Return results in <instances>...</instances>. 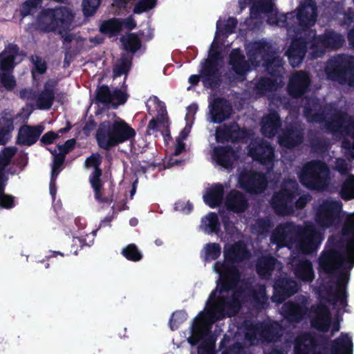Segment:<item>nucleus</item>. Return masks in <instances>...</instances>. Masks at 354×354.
<instances>
[{
    "mask_svg": "<svg viewBox=\"0 0 354 354\" xmlns=\"http://www.w3.org/2000/svg\"><path fill=\"white\" fill-rule=\"evenodd\" d=\"M66 131H67L66 129H62L57 133L47 132L42 136L41 141L44 144H50L59 136L60 133H62Z\"/></svg>",
    "mask_w": 354,
    "mask_h": 354,
    "instance_id": "obj_56",
    "label": "nucleus"
},
{
    "mask_svg": "<svg viewBox=\"0 0 354 354\" xmlns=\"http://www.w3.org/2000/svg\"><path fill=\"white\" fill-rule=\"evenodd\" d=\"M308 77L303 72L296 73L290 79L288 91L290 95L297 97L303 94L308 85Z\"/></svg>",
    "mask_w": 354,
    "mask_h": 354,
    "instance_id": "obj_19",
    "label": "nucleus"
},
{
    "mask_svg": "<svg viewBox=\"0 0 354 354\" xmlns=\"http://www.w3.org/2000/svg\"><path fill=\"white\" fill-rule=\"evenodd\" d=\"M35 106L39 109H48L52 106L54 93L52 89L46 88L44 91L33 96Z\"/></svg>",
    "mask_w": 354,
    "mask_h": 354,
    "instance_id": "obj_33",
    "label": "nucleus"
},
{
    "mask_svg": "<svg viewBox=\"0 0 354 354\" xmlns=\"http://www.w3.org/2000/svg\"><path fill=\"white\" fill-rule=\"evenodd\" d=\"M73 11L67 8L46 9L39 15V27L46 31L58 30L60 33L70 28L73 20Z\"/></svg>",
    "mask_w": 354,
    "mask_h": 354,
    "instance_id": "obj_5",
    "label": "nucleus"
},
{
    "mask_svg": "<svg viewBox=\"0 0 354 354\" xmlns=\"http://www.w3.org/2000/svg\"><path fill=\"white\" fill-rule=\"evenodd\" d=\"M315 33L313 31L308 32L309 38L313 39L308 43L311 50V55L313 58L318 57L322 55L326 48H337L340 47L344 42L343 37L335 32H329L319 37H314Z\"/></svg>",
    "mask_w": 354,
    "mask_h": 354,
    "instance_id": "obj_8",
    "label": "nucleus"
},
{
    "mask_svg": "<svg viewBox=\"0 0 354 354\" xmlns=\"http://www.w3.org/2000/svg\"><path fill=\"white\" fill-rule=\"evenodd\" d=\"M346 243L332 250H326L319 259L320 268L326 272L335 271L328 292V300L338 310L346 304V284L349 270L354 266V214L349 215L343 230Z\"/></svg>",
    "mask_w": 354,
    "mask_h": 354,
    "instance_id": "obj_3",
    "label": "nucleus"
},
{
    "mask_svg": "<svg viewBox=\"0 0 354 354\" xmlns=\"http://www.w3.org/2000/svg\"><path fill=\"white\" fill-rule=\"evenodd\" d=\"M255 299L257 300V301L258 303H260V304H263L266 300V292H265V289L264 288H260V292H259V294L258 296H256L255 297Z\"/></svg>",
    "mask_w": 354,
    "mask_h": 354,
    "instance_id": "obj_64",
    "label": "nucleus"
},
{
    "mask_svg": "<svg viewBox=\"0 0 354 354\" xmlns=\"http://www.w3.org/2000/svg\"><path fill=\"white\" fill-rule=\"evenodd\" d=\"M41 3V0H27L21 7V14L24 16H26L32 13L34 9L39 6Z\"/></svg>",
    "mask_w": 354,
    "mask_h": 354,
    "instance_id": "obj_52",
    "label": "nucleus"
},
{
    "mask_svg": "<svg viewBox=\"0 0 354 354\" xmlns=\"http://www.w3.org/2000/svg\"><path fill=\"white\" fill-rule=\"evenodd\" d=\"M238 182L240 187L249 192H261L266 187L264 176L254 174L251 171H245L241 174Z\"/></svg>",
    "mask_w": 354,
    "mask_h": 354,
    "instance_id": "obj_12",
    "label": "nucleus"
},
{
    "mask_svg": "<svg viewBox=\"0 0 354 354\" xmlns=\"http://www.w3.org/2000/svg\"><path fill=\"white\" fill-rule=\"evenodd\" d=\"M15 153L14 148H6L0 152V171L8 165Z\"/></svg>",
    "mask_w": 354,
    "mask_h": 354,
    "instance_id": "obj_47",
    "label": "nucleus"
},
{
    "mask_svg": "<svg viewBox=\"0 0 354 354\" xmlns=\"http://www.w3.org/2000/svg\"><path fill=\"white\" fill-rule=\"evenodd\" d=\"M301 133L292 131L279 138V144L286 147H292L301 142Z\"/></svg>",
    "mask_w": 354,
    "mask_h": 354,
    "instance_id": "obj_38",
    "label": "nucleus"
},
{
    "mask_svg": "<svg viewBox=\"0 0 354 354\" xmlns=\"http://www.w3.org/2000/svg\"><path fill=\"white\" fill-rule=\"evenodd\" d=\"M185 149V144L183 140L180 139L176 140L175 144V149L174 151V155L178 156L183 152Z\"/></svg>",
    "mask_w": 354,
    "mask_h": 354,
    "instance_id": "obj_60",
    "label": "nucleus"
},
{
    "mask_svg": "<svg viewBox=\"0 0 354 354\" xmlns=\"http://www.w3.org/2000/svg\"><path fill=\"white\" fill-rule=\"evenodd\" d=\"M192 208V207L189 203L183 201H179L176 203L175 205V209L176 210L182 212L185 214L189 213L191 211Z\"/></svg>",
    "mask_w": 354,
    "mask_h": 354,
    "instance_id": "obj_58",
    "label": "nucleus"
},
{
    "mask_svg": "<svg viewBox=\"0 0 354 354\" xmlns=\"http://www.w3.org/2000/svg\"><path fill=\"white\" fill-rule=\"evenodd\" d=\"M236 158L235 152L228 148L216 147L214 149L213 159L223 167H230Z\"/></svg>",
    "mask_w": 354,
    "mask_h": 354,
    "instance_id": "obj_21",
    "label": "nucleus"
},
{
    "mask_svg": "<svg viewBox=\"0 0 354 354\" xmlns=\"http://www.w3.org/2000/svg\"><path fill=\"white\" fill-rule=\"evenodd\" d=\"M306 313V302H302L300 305H296L292 303H286L281 308V314L285 317L295 322L300 320Z\"/></svg>",
    "mask_w": 354,
    "mask_h": 354,
    "instance_id": "obj_20",
    "label": "nucleus"
},
{
    "mask_svg": "<svg viewBox=\"0 0 354 354\" xmlns=\"http://www.w3.org/2000/svg\"><path fill=\"white\" fill-rule=\"evenodd\" d=\"M332 351L334 354H352L353 342L347 334L342 333L333 344Z\"/></svg>",
    "mask_w": 354,
    "mask_h": 354,
    "instance_id": "obj_24",
    "label": "nucleus"
},
{
    "mask_svg": "<svg viewBox=\"0 0 354 354\" xmlns=\"http://www.w3.org/2000/svg\"><path fill=\"white\" fill-rule=\"evenodd\" d=\"M111 93L107 86H102L97 90V98L102 102L110 104Z\"/></svg>",
    "mask_w": 354,
    "mask_h": 354,
    "instance_id": "obj_53",
    "label": "nucleus"
},
{
    "mask_svg": "<svg viewBox=\"0 0 354 354\" xmlns=\"http://www.w3.org/2000/svg\"><path fill=\"white\" fill-rule=\"evenodd\" d=\"M225 204L230 209L235 212H243L247 206L243 196L236 191L230 193L227 197Z\"/></svg>",
    "mask_w": 354,
    "mask_h": 354,
    "instance_id": "obj_28",
    "label": "nucleus"
},
{
    "mask_svg": "<svg viewBox=\"0 0 354 354\" xmlns=\"http://www.w3.org/2000/svg\"><path fill=\"white\" fill-rule=\"evenodd\" d=\"M295 354H315V343L310 335H304L297 339Z\"/></svg>",
    "mask_w": 354,
    "mask_h": 354,
    "instance_id": "obj_30",
    "label": "nucleus"
},
{
    "mask_svg": "<svg viewBox=\"0 0 354 354\" xmlns=\"http://www.w3.org/2000/svg\"><path fill=\"white\" fill-rule=\"evenodd\" d=\"M230 63L233 71L239 77L243 76L250 70L249 66L243 62V57L238 50H234L231 53Z\"/></svg>",
    "mask_w": 354,
    "mask_h": 354,
    "instance_id": "obj_34",
    "label": "nucleus"
},
{
    "mask_svg": "<svg viewBox=\"0 0 354 354\" xmlns=\"http://www.w3.org/2000/svg\"><path fill=\"white\" fill-rule=\"evenodd\" d=\"M296 19L301 26V28L303 30H304L305 28L313 25L316 19L315 6L314 3L308 1L306 6H302L299 8Z\"/></svg>",
    "mask_w": 354,
    "mask_h": 354,
    "instance_id": "obj_17",
    "label": "nucleus"
},
{
    "mask_svg": "<svg viewBox=\"0 0 354 354\" xmlns=\"http://www.w3.org/2000/svg\"><path fill=\"white\" fill-rule=\"evenodd\" d=\"M32 62L35 66V68L32 70V76L34 78L36 77V73L42 74L46 71V63L45 62L38 57H32Z\"/></svg>",
    "mask_w": 354,
    "mask_h": 354,
    "instance_id": "obj_54",
    "label": "nucleus"
},
{
    "mask_svg": "<svg viewBox=\"0 0 354 354\" xmlns=\"http://www.w3.org/2000/svg\"><path fill=\"white\" fill-rule=\"evenodd\" d=\"M130 60L128 58L122 59L120 62L114 68V76H120L125 74L129 69Z\"/></svg>",
    "mask_w": 354,
    "mask_h": 354,
    "instance_id": "obj_51",
    "label": "nucleus"
},
{
    "mask_svg": "<svg viewBox=\"0 0 354 354\" xmlns=\"http://www.w3.org/2000/svg\"><path fill=\"white\" fill-rule=\"evenodd\" d=\"M248 154L254 160H257L262 164H271L272 162L273 150L266 142L254 140L249 146Z\"/></svg>",
    "mask_w": 354,
    "mask_h": 354,
    "instance_id": "obj_13",
    "label": "nucleus"
},
{
    "mask_svg": "<svg viewBox=\"0 0 354 354\" xmlns=\"http://www.w3.org/2000/svg\"><path fill=\"white\" fill-rule=\"evenodd\" d=\"M340 194L345 200L354 198V176L350 175L344 181Z\"/></svg>",
    "mask_w": 354,
    "mask_h": 354,
    "instance_id": "obj_40",
    "label": "nucleus"
},
{
    "mask_svg": "<svg viewBox=\"0 0 354 354\" xmlns=\"http://www.w3.org/2000/svg\"><path fill=\"white\" fill-rule=\"evenodd\" d=\"M222 26V21L218 20L217 22V31L215 38L212 44L209 57L206 60L202 70V75L206 77H210L214 75L218 71V66L220 62V57L218 52V39L221 35V28Z\"/></svg>",
    "mask_w": 354,
    "mask_h": 354,
    "instance_id": "obj_10",
    "label": "nucleus"
},
{
    "mask_svg": "<svg viewBox=\"0 0 354 354\" xmlns=\"http://www.w3.org/2000/svg\"><path fill=\"white\" fill-rule=\"evenodd\" d=\"M292 266H295V274L300 279L305 281H310L314 277V272L311 263L306 260L293 259Z\"/></svg>",
    "mask_w": 354,
    "mask_h": 354,
    "instance_id": "obj_23",
    "label": "nucleus"
},
{
    "mask_svg": "<svg viewBox=\"0 0 354 354\" xmlns=\"http://www.w3.org/2000/svg\"><path fill=\"white\" fill-rule=\"evenodd\" d=\"M75 140L71 139L67 140L63 145H59L57 149L52 151L53 155V165L52 167L51 180L50 183V192L52 196H54L55 190L54 188L55 180L61 169L60 167L64 160L65 155L72 150L75 146Z\"/></svg>",
    "mask_w": 354,
    "mask_h": 354,
    "instance_id": "obj_11",
    "label": "nucleus"
},
{
    "mask_svg": "<svg viewBox=\"0 0 354 354\" xmlns=\"http://www.w3.org/2000/svg\"><path fill=\"white\" fill-rule=\"evenodd\" d=\"M328 128L334 133H339L342 138V147L345 153L354 158V120L346 115L337 116Z\"/></svg>",
    "mask_w": 354,
    "mask_h": 354,
    "instance_id": "obj_7",
    "label": "nucleus"
},
{
    "mask_svg": "<svg viewBox=\"0 0 354 354\" xmlns=\"http://www.w3.org/2000/svg\"><path fill=\"white\" fill-rule=\"evenodd\" d=\"M123 255L128 259L137 261L141 259L142 254L135 245L130 244L122 250Z\"/></svg>",
    "mask_w": 354,
    "mask_h": 354,
    "instance_id": "obj_45",
    "label": "nucleus"
},
{
    "mask_svg": "<svg viewBox=\"0 0 354 354\" xmlns=\"http://www.w3.org/2000/svg\"><path fill=\"white\" fill-rule=\"evenodd\" d=\"M236 25V21L234 18H229L225 25V31L227 34L232 32L233 29Z\"/></svg>",
    "mask_w": 354,
    "mask_h": 354,
    "instance_id": "obj_61",
    "label": "nucleus"
},
{
    "mask_svg": "<svg viewBox=\"0 0 354 354\" xmlns=\"http://www.w3.org/2000/svg\"><path fill=\"white\" fill-rule=\"evenodd\" d=\"M259 328H254L251 329V330L246 334V338L250 340L251 344H254L255 339H257V336L259 334Z\"/></svg>",
    "mask_w": 354,
    "mask_h": 354,
    "instance_id": "obj_59",
    "label": "nucleus"
},
{
    "mask_svg": "<svg viewBox=\"0 0 354 354\" xmlns=\"http://www.w3.org/2000/svg\"><path fill=\"white\" fill-rule=\"evenodd\" d=\"M281 264L271 257H265L257 263V270L258 273L263 277H268L271 270L274 269L280 270Z\"/></svg>",
    "mask_w": 354,
    "mask_h": 354,
    "instance_id": "obj_32",
    "label": "nucleus"
},
{
    "mask_svg": "<svg viewBox=\"0 0 354 354\" xmlns=\"http://www.w3.org/2000/svg\"><path fill=\"white\" fill-rule=\"evenodd\" d=\"M43 130L42 126L34 127L29 126L22 127L19 132V141L24 145H32L36 142Z\"/></svg>",
    "mask_w": 354,
    "mask_h": 354,
    "instance_id": "obj_22",
    "label": "nucleus"
},
{
    "mask_svg": "<svg viewBox=\"0 0 354 354\" xmlns=\"http://www.w3.org/2000/svg\"><path fill=\"white\" fill-rule=\"evenodd\" d=\"M312 326L322 331L326 330L330 323V316L328 309L323 304H319L310 313Z\"/></svg>",
    "mask_w": 354,
    "mask_h": 354,
    "instance_id": "obj_15",
    "label": "nucleus"
},
{
    "mask_svg": "<svg viewBox=\"0 0 354 354\" xmlns=\"http://www.w3.org/2000/svg\"><path fill=\"white\" fill-rule=\"evenodd\" d=\"M245 132L236 126L232 127H221L216 130V138L218 142H223L227 140H236L243 136Z\"/></svg>",
    "mask_w": 354,
    "mask_h": 354,
    "instance_id": "obj_27",
    "label": "nucleus"
},
{
    "mask_svg": "<svg viewBox=\"0 0 354 354\" xmlns=\"http://www.w3.org/2000/svg\"><path fill=\"white\" fill-rule=\"evenodd\" d=\"M160 113L158 115L157 119H153L149 122L148 126V131L150 132L151 131H153L156 129L158 130H162L167 127V119L165 115V110L164 109V106L162 104H160Z\"/></svg>",
    "mask_w": 354,
    "mask_h": 354,
    "instance_id": "obj_37",
    "label": "nucleus"
},
{
    "mask_svg": "<svg viewBox=\"0 0 354 354\" xmlns=\"http://www.w3.org/2000/svg\"><path fill=\"white\" fill-rule=\"evenodd\" d=\"M297 186L296 181H287L283 189L274 195L272 205L279 214H286L292 212L291 204Z\"/></svg>",
    "mask_w": 354,
    "mask_h": 354,
    "instance_id": "obj_9",
    "label": "nucleus"
},
{
    "mask_svg": "<svg viewBox=\"0 0 354 354\" xmlns=\"http://www.w3.org/2000/svg\"><path fill=\"white\" fill-rule=\"evenodd\" d=\"M259 11L270 12L271 15H276V11L272 10V3L270 0H259L251 9L252 15H255Z\"/></svg>",
    "mask_w": 354,
    "mask_h": 354,
    "instance_id": "obj_41",
    "label": "nucleus"
},
{
    "mask_svg": "<svg viewBox=\"0 0 354 354\" xmlns=\"http://www.w3.org/2000/svg\"><path fill=\"white\" fill-rule=\"evenodd\" d=\"M187 319V315L183 311L174 313L170 319V327L171 330L177 328L180 324Z\"/></svg>",
    "mask_w": 354,
    "mask_h": 354,
    "instance_id": "obj_50",
    "label": "nucleus"
},
{
    "mask_svg": "<svg viewBox=\"0 0 354 354\" xmlns=\"http://www.w3.org/2000/svg\"><path fill=\"white\" fill-rule=\"evenodd\" d=\"M127 100L126 94L122 91L115 90L111 93V100L110 104L117 106L124 103Z\"/></svg>",
    "mask_w": 354,
    "mask_h": 354,
    "instance_id": "obj_55",
    "label": "nucleus"
},
{
    "mask_svg": "<svg viewBox=\"0 0 354 354\" xmlns=\"http://www.w3.org/2000/svg\"><path fill=\"white\" fill-rule=\"evenodd\" d=\"M13 129L12 121L10 118H0V145L6 142V135Z\"/></svg>",
    "mask_w": 354,
    "mask_h": 354,
    "instance_id": "obj_43",
    "label": "nucleus"
},
{
    "mask_svg": "<svg viewBox=\"0 0 354 354\" xmlns=\"http://www.w3.org/2000/svg\"><path fill=\"white\" fill-rule=\"evenodd\" d=\"M121 28L122 22L118 19H113L104 21L100 27V30L101 32L111 36L113 34L118 32Z\"/></svg>",
    "mask_w": 354,
    "mask_h": 354,
    "instance_id": "obj_39",
    "label": "nucleus"
},
{
    "mask_svg": "<svg viewBox=\"0 0 354 354\" xmlns=\"http://www.w3.org/2000/svg\"><path fill=\"white\" fill-rule=\"evenodd\" d=\"M220 224L218 216L214 213H209L202 218L201 228L207 234L218 233Z\"/></svg>",
    "mask_w": 354,
    "mask_h": 354,
    "instance_id": "obj_35",
    "label": "nucleus"
},
{
    "mask_svg": "<svg viewBox=\"0 0 354 354\" xmlns=\"http://www.w3.org/2000/svg\"><path fill=\"white\" fill-rule=\"evenodd\" d=\"M304 44L303 41H294L287 52L290 63L293 67L299 66L303 59L305 53Z\"/></svg>",
    "mask_w": 354,
    "mask_h": 354,
    "instance_id": "obj_25",
    "label": "nucleus"
},
{
    "mask_svg": "<svg viewBox=\"0 0 354 354\" xmlns=\"http://www.w3.org/2000/svg\"><path fill=\"white\" fill-rule=\"evenodd\" d=\"M205 261H211L219 257L221 253V248L219 244L209 243L206 244L203 250Z\"/></svg>",
    "mask_w": 354,
    "mask_h": 354,
    "instance_id": "obj_36",
    "label": "nucleus"
},
{
    "mask_svg": "<svg viewBox=\"0 0 354 354\" xmlns=\"http://www.w3.org/2000/svg\"><path fill=\"white\" fill-rule=\"evenodd\" d=\"M17 56V48L10 46L0 54V68L1 71H9L14 67V62Z\"/></svg>",
    "mask_w": 354,
    "mask_h": 354,
    "instance_id": "obj_31",
    "label": "nucleus"
},
{
    "mask_svg": "<svg viewBox=\"0 0 354 354\" xmlns=\"http://www.w3.org/2000/svg\"><path fill=\"white\" fill-rule=\"evenodd\" d=\"M101 163L100 156L97 153L91 155L88 158L85 162L86 167L93 168L94 171L90 176L91 184L94 189L95 198L100 199V192L101 188V182L100 177L101 176V171L99 169V166Z\"/></svg>",
    "mask_w": 354,
    "mask_h": 354,
    "instance_id": "obj_14",
    "label": "nucleus"
},
{
    "mask_svg": "<svg viewBox=\"0 0 354 354\" xmlns=\"http://www.w3.org/2000/svg\"><path fill=\"white\" fill-rule=\"evenodd\" d=\"M336 169L341 173H344L348 170L347 163L343 159H338L336 162Z\"/></svg>",
    "mask_w": 354,
    "mask_h": 354,
    "instance_id": "obj_62",
    "label": "nucleus"
},
{
    "mask_svg": "<svg viewBox=\"0 0 354 354\" xmlns=\"http://www.w3.org/2000/svg\"><path fill=\"white\" fill-rule=\"evenodd\" d=\"M224 260L214 265V270L219 275L216 290L211 294L206 308L196 318L191 329L188 342L194 345L202 341L198 354H214L215 339L209 335V326L225 315L232 316L239 310L243 292H236L239 273L235 263L248 257V254L242 243L234 245L227 243L224 248Z\"/></svg>",
    "mask_w": 354,
    "mask_h": 354,
    "instance_id": "obj_1",
    "label": "nucleus"
},
{
    "mask_svg": "<svg viewBox=\"0 0 354 354\" xmlns=\"http://www.w3.org/2000/svg\"><path fill=\"white\" fill-rule=\"evenodd\" d=\"M308 201H309V196L308 195L301 196L297 201L296 206L298 208H302Z\"/></svg>",
    "mask_w": 354,
    "mask_h": 354,
    "instance_id": "obj_63",
    "label": "nucleus"
},
{
    "mask_svg": "<svg viewBox=\"0 0 354 354\" xmlns=\"http://www.w3.org/2000/svg\"><path fill=\"white\" fill-rule=\"evenodd\" d=\"M223 187L221 185H215L207 189L203 196L204 201L211 207L219 205L223 197Z\"/></svg>",
    "mask_w": 354,
    "mask_h": 354,
    "instance_id": "obj_29",
    "label": "nucleus"
},
{
    "mask_svg": "<svg viewBox=\"0 0 354 354\" xmlns=\"http://www.w3.org/2000/svg\"><path fill=\"white\" fill-rule=\"evenodd\" d=\"M279 82L275 80L276 84L273 82L272 80H262L257 86L258 92L260 94H263L266 91L275 90L281 82V78L279 77Z\"/></svg>",
    "mask_w": 354,
    "mask_h": 354,
    "instance_id": "obj_44",
    "label": "nucleus"
},
{
    "mask_svg": "<svg viewBox=\"0 0 354 354\" xmlns=\"http://www.w3.org/2000/svg\"><path fill=\"white\" fill-rule=\"evenodd\" d=\"M135 130L115 114L109 115L97 131L96 138L100 147L109 149L133 138Z\"/></svg>",
    "mask_w": 354,
    "mask_h": 354,
    "instance_id": "obj_4",
    "label": "nucleus"
},
{
    "mask_svg": "<svg viewBox=\"0 0 354 354\" xmlns=\"http://www.w3.org/2000/svg\"><path fill=\"white\" fill-rule=\"evenodd\" d=\"M259 44L258 43H254L247 47L249 59L251 62L252 64L254 66L258 65L257 63H254L255 59L262 56L261 50L259 48Z\"/></svg>",
    "mask_w": 354,
    "mask_h": 354,
    "instance_id": "obj_48",
    "label": "nucleus"
},
{
    "mask_svg": "<svg viewBox=\"0 0 354 354\" xmlns=\"http://www.w3.org/2000/svg\"><path fill=\"white\" fill-rule=\"evenodd\" d=\"M279 124V116L276 113L265 116L261 122L263 134L267 137H272L276 133Z\"/></svg>",
    "mask_w": 354,
    "mask_h": 354,
    "instance_id": "obj_26",
    "label": "nucleus"
},
{
    "mask_svg": "<svg viewBox=\"0 0 354 354\" xmlns=\"http://www.w3.org/2000/svg\"><path fill=\"white\" fill-rule=\"evenodd\" d=\"M231 108L229 104L221 99H216L211 104L210 115L211 121L220 122L225 120L230 114Z\"/></svg>",
    "mask_w": 354,
    "mask_h": 354,
    "instance_id": "obj_18",
    "label": "nucleus"
},
{
    "mask_svg": "<svg viewBox=\"0 0 354 354\" xmlns=\"http://www.w3.org/2000/svg\"><path fill=\"white\" fill-rule=\"evenodd\" d=\"M100 4V0H84L82 2L83 12L86 16L93 15Z\"/></svg>",
    "mask_w": 354,
    "mask_h": 354,
    "instance_id": "obj_46",
    "label": "nucleus"
},
{
    "mask_svg": "<svg viewBox=\"0 0 354 354\" xmlns=\"http://www.w3.org/2000/svg\"><path fill=\"white\" fill-rule=\"evenodd\" d=\"M301 183L312 189L324 190L331 181L330 172L322 162H310L303 169L300 176Z\"/></svg>",
    "mask_w": 354,
    "mask_h": 354,
    "instance_id": "obj_6",
    "label": "nucleus"
},
{
    "mask_svg": "<svg viewBox=\"0 0 354 354\" xmlns=\"http://www.w3.org/2000/svg\"><path fill=\"white\" fill-rule=\"evenodd\" d=\"M121 41L124 48L130 51H136L140 46L139 39L134 34H129L122 37Z\"/></svg>",
    "mask_w": 354,
    "mask_h": 354,
    "instance_id": "obj_42",
    "label": "nucleus"
},
{
    "mask_svg": "<svg viewBox=\"0 0 354 354\" xmlns=\"http://www.w3.org/2000/svg\"><path fill=\"white\" fill-rule=\"evenodd\" d=\"M342 205L340 202L326 200L320 203L315 209V221L319 229L311 224H306L304 229L287 224L278 227L271 240L278 246L293 247L292 240L295 239V248L303 252L310 253L315 251L322 240V232L339 223V214Z\"/></svg>",
    "mask_w": 354,
    "mask_h": 354,
    "instance_id": "obj_2",
    "label": "nucleus"
},
{
    "mask_svg": "<svg viewBox=\"0 0 354 354\" xmlns=\"http://www.w3.org/2000/svg\"><path fill=\"white\" fill-rule=\"evenodd\" d=\"M156 0H140L134 7V12L140 14L152 8L156 5Z\"/></svg>",
    "mask_w": 354,
    "mask_h": 354,
    "instance_id": "obj_49",
    "label": "nucleus"
},
{
    "mask_svg": "<svg viewBox=\"0 0 354 354\" xmlns=\"http://www.w3.org/2000/svg\"><path fill=\"white\" fill-rule=\"evenodd\" d=\"M297 284L294 281L279 280L274 286V294L272 296V301L280 303L286 297L296 292Z\"/></svg>",
    "mask_w": 354,
    "mask_h": 354,
    "instance_id": "obj_16",
    "label": "nucleus"
},
{
    "mask_svg": "<svg viewBox=\"0 0 354 354\" xmlns=\"http://www.w3.org/2000/svg\"><path fill=\"white\" fill-rule=\"evenodd\" d=\"M3 86L7 89H11L15 86V80L10 73H3L0 77Z\"/></svg>",
    "mask_w": 354,
    "mask_h": 354,
    "instance_id": "obj_57",
    "label": "nucleus"
}]
</instances>
